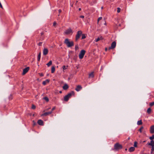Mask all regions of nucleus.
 <instances>
[{
  "label": "nucleus",
  "instance_id": "f257e3e1",
  "mask_svg": "<svg viewBox=\"0 0 154 154\" xmlns=\"http://www.w3.org/2000/svg\"><path fill=\"white\" fill-rule=\"evenodd\" d=\"M64 43L66 45L68 48L71 47L74 45V44L73 41H69L68 38H66Z\"/></svg>",
  "mask_w": 154,
  "mask_h": 154
},
{
  "label": "nucleus",
  "instance_id": "f03ea898",
  "mask_svg": "<svg viewBox=\"0 0 154 154\" xmlns=\"http://www.w3.org/2000/svg\"><path fill=\"white\" fill-rule=\"evenodd\" d=\"M74 92L73 91H72L71 92L68 93L64 97V100L65 101H67L69 98L71 97L72 95H74Z\"/></svg>",
  "mask_w": 154,
  "mask_h": 154
},
{
  "label": "nucleus",
  "instance_id": "7ed1b4c3",
  "mask_svg": "<svg viewBox=\"0 0 154 154\" xmlns=\"http://www.w3.org/2000/svg\"><path fill=\"white\" fill-rule=\"evenodd\" d=\"M114 148L116 150H118L122 149V146L121 145L119 144V143H116L115 144Z\"/></svg>",
  "mask_w": 154,
  "mask_h": 154
},
{
  "label": "nucleus",
  "instance_id": "20e7f679",
  "mask_svg": "<svg viewBox=\"0 0 154 154\" xmlns=\"http://www.w3.org/2000/svg\"><path fill=\"white\" fill-rule=\"evenodd\" d=\"M82 32L81 31H78L75 36V41H77L78 39L80 38V36L82 35Z\"/></svg>",
  "mask_w": 154,
  "mask_h": 154
},
{
  "label": "nucleus",
  "instance_id": "39448f33",
  "mask_svg": "<svg viewBox=\"0 0 154 154\" xmlns=\"http://www.w3.org/2000/svg\"><path fill=\"white\" fill-rule=\"evenodd\" d=\"M85 53V51L84 50H82L81 51L79 55V57L80 59H82L83 58Z\"/></svg>",
  "mask_w": 154,
  "mask_h": 154
},
{
  "label": "nucleus",
  "instance_id": "423d86ee",
  "mask_svg": "<svg viewBox=\"0 0 154 154\" xmlns=\"http://www.w3.org/2000/svg\"><path fill=\"white\" fill-rule=\"evenodd\" d=\"M147 144L149 146H152V150L154 151V141L151 140L150 143H148Z\"/></svg>",
  "mask_w": 154,
  "mask_h": 154
},
{
  "label": "nucleus",
  "instance_id": "0eeeda50",
  "mask_svg": "<svg viewBox=\"0 0 154 154\" xmlns=\"http://www.w3.org/2000/svg\"><path fill=\"white\" fill-rule=\"evenodd\" d=\"M116 42L115 41L113 42L111 44V46L108 49L109 50L111 49H113L114 48L116 47Z\"/></svg>",
  "mask_w": 154,
  "mask_h": 154
},
{
  "label": "nucleus",
  "instance_id": "6e6552de",
  "mask_svg": "<svg viewBox=\"0 0 154 154\" xmlns=\"http://www.w3.org/2000/svg\"><path fill=\"white\" fill-rule=\"evenodd\" d=\"M65 34L66 35H69L70 33H72V30L71 28H69L66 30L64 32Z\"/></svg>",
  "mask_w": 154,
  "mask_h": 154
},
{
  "label": "nucleus",
  "instance_id": "1a4fd4ad",
  "mask_svg": "<svg viewBox=\"0 0 154 154\" xmlns=\"http://www.w3.org/2000/svg\"><path fill=\"white\" fill-rule=\"evenodd\" d=\"M29 67H27L25 69H24L23 70V72L22 73L23 75H24L25 74H26L29 70Z\"/></svg>",
  "mask_w": 154,
  "mask_h": 154
},
{
  "label": "nucleus",
  "instance_id": "9d476101",
  "mask_svg": "<svg viewBox=\"0 0 154 154\" xmlns=\"http://www.w3.org/2000/svg\"><path fill=\"white\" fill-rule=\"evenodd\" d=\"M52 113V111H50L49 112H45L44 113L42 114L41 115L42 116H46L50 114H51Z\"/></svg>",
  "mask_w": 154,
  "mask_h": 154
},
{
  "label": "nucleus",
  "instance_id": "9b49d317",
  "mask_svg": "<svg viewBox=\"0 0 154 154\" xmlns=\"http://www.w3.org/2000/svg\"><path fill=\"white\" fill-rule=\"evenodd\" d=\"M150 132L151 134L154 133V125L151 126L150 129Z\"/></svg>",
  "mask_w": 154,
  "mask_h": 154
},
{
  "label": "nucleus",
  "instance_id": "f8f14e48",
  "mask_svg": "<svg viewBox=\"0 0 154 154\" xmlns=\"http://www.w3.org/2000/svg\"><path fill=\"white\" fill-rule=\"evenodd\" d=\"M82 88V87L81 85H78L76 86V88L75 89V90L77 91H79Z\"/></svg>",
  "mask_w": 154,
  "mask_h": 154
},
{
  "label": "nucleus",
  "instance_id": "ddd939ff",
  "mask_svg": "<svg viewBox=\"0 0 154 154\" xmlns=\"http://www.w3.org/2000/svg\"><path fill=\"white\" fill-rule=\"evenodd\" d=\"M48 53V50L46 48H45L43 50V54L44 55H46Z\"/></svg>",
  "mask_w": 154,
  "mask_h": 154
},
{
  "label": "nucleus",
  "instance_id": "4468645a",
  "mask_svg": "<svg viewBox=\"0 0 154 154\" xmlns=\"http://www.w3.org/2000/svg\"><path fill=\"white\" fill-rule=\"evenodd\" d=\"M37 123L40 125H44L43 121L41 119L38 120Z\"/></svg>",
  "mask_w": 154,
  "mask_h": 154
},
{
  "label": "nucleus",
  "instance_id": "2eb2a0df",
  "mask_svg": "<svg viewBox=\"0 0 154 154\" xmlns=\"http://www.w3.org/2000/svg\"><path fill=\"white\" fill-rule=\"evenodd\" d=\"M68 88V85L66 84H65L63 87V89L64 90H66Z\"/></svg>",
  "mask_w": 154,
  "mask_h": 154
},
{
  "label": "nucleus",
  "instance_id": "dca6fc26",
  "mask_svg": "<svg viewBox=\"0 0 154 154\" xmlns=\"http://www.w3.org/2000/svg\"><path fill=\"white\" fill-rule=\"evenodd\" d=\"M49 79H46L45 81H44L42 82V84L44 85H45L47 83H48L49 82Z\"/></svg>",
  "mask_w": 154,
  "mask_h": 154
},
{
  "label": "nucleus",
  "instance_id": "f3484780",
  "mask_svg": "<svg viewBox=\"0 0 154 154\" xmlns=\"http://www.w3.org/2000/svg\"><path fill=\"white\" fill-rule=\"evenodd\" d=\"M94 72H92L91 73H90L89 75V78H93L94 77Z\"/></svg>",
  "mask_w": 154,
  "mask_h": 154
},
{
  "label": "nucleus",
  "instance_id": "a211bd4d",
  "mask_svg": "<svg viewBox=\"0 0 154 154\" xmlns=\"http://www.w3.org/2000/svg\"><path fill=\"white\" fill-rule=\"evenodd\" d=\"M103 39V38L102 36L100 37H98L96 39L95 42H97L100 40H101Z\"/></svg>",
  "mask_w": 154,
  "mask_h": 154
},
{
  "label": "nucleus",
  "instance_id": "6ab92c4d",
  "mask_svg": "<svg viewBox=\"0 0 154 154\" xmlns=\"http://www.w3.org/2000/svg\"><path fill=\"white\" fill-rule=\"evenodd\" d=\"M135 150V148L134 147H131L129 149V151L130 152H132L134 151Z\"/></svg>",
  "mask_w": 154,
  "mask_h": 154
},
{
  "label": "nucleus",
  "instance_id": "aec40b11",
  "mask_svg": "<svg viewBox=\"0 0 154 154\" xmlns=\"http://www.w3.org/2000/svg\"><path fill=\"white\" fill-rule=\"evenodd\" d=\"M52 61L51 60H50L48 63H47L46 65L48 66H50L51 65H52Z\"/></svg>",
  "mask_w": 154,
  "mask_h": 154
},
{
  "label": "nucleus",
  "instance_id": "412c9836",
  "mask_svg": "<svg viewBox=\"0 0 154 154\" xmlns=\"http://www.w3.org/2000/svg\"><path fill=\"white\" fill-rule=\"evenodd\" d=\"M55 70V68L54 66H53L51 68V72L52 73H54Z\"/></svg>",
  "mask_w": 154,
  "mask_h": 154
},
{
  "label": "nucleus",
  "instance_id": "4be33fe9",
  "mask_svg": "<svg viewBox=\"0 0 154 154\" xmlns=\"http://www.w3.org/2000/svg\"><path fill=\"white\" fill-rule=\"evenodd\" d=\"M41 52H40L39 53V54L38 55V61H40V58H41Z\"/></svg>",
  "mask_w": 154,
  "mask_h": 154
},
{
  "label": "nucleus",
  "instance_id": "5701e85b",
  "mask_svg": "<svg viewBox=\"0 0 154 154\" xmlns=\"http://www.w3.org/2000/svg\"><path fill=\"white\" fill-rule=\"evenodd\" d=\"M151 110L150 108H148L147 110V112L149 114L151 113Z\"/></svg>",
  "mask_w": 154,
  "mask_h": 154
},
{
  "label": "nucleus",
  "instance_id": "b1692460",
  "mask_svg": "<svg viewBox=\"0 0 154 154\" xmlns=\"http://www.w3.org/2000/svg\"><path fill=\"white\" fill-rule=\"evenodd\" d=\"M142 124V120H140L137 122V124L138 125H141Z\"/></svg>",
  "mask_w": 154,
  "mask_h": 154
},
{
  "label": "nucleus",
  "instance_id": "393cba45",
  "mask_svg": "<svg viewBox=\"0 0 154 154\" xmlns=\"http://www.w3.org/2000/svg\"><path fill=\"white\" fill-rule=\"evenodd\" d=\"M68 67V66H63L62 67V68L63 71L64 72V70L67 69V67Z\"/></svg>",
  "mask_w": 154,
  "mask_h": 154
},
{
  "label": "nucleus",
  "instance_id": "a878e982",
  "mask_svg": "<svg viewBox=\"0 0 154 154\" xmlns=\"http://www.w3.org/2000/svg\"><path fill=\"white\" fill-rule=\"evenodd\" d=\"M43 99L45 100L47 102H48V101H49V99L47 97H44L43 98Z\"/></svg>",
  "mask_w": 154,
  "mask_h": 154
},
{
  "label": "nucleus",
  "instance_id": "bb28decb",
  "mask_svg": "<svg viewBox=\"0 0 154 154\" xmlns=\"http://www.w3.org/2000/svg\"><path fill=\"white\" fill-rule=\"evenodd\" d=\"M79 45H78V44H77L75 46V51H77V50H78L79 49Z\"/></svg>",
  "mask_w": 154,
  "mask_h": 154
},
{
  "label": "nucleus",
  "instance_id": "cd10ccee",
  "mask_svg": "<svg viewBox=\"0 0 154 154\" xmlns=\"http://www.w3.org/2000/svg\"><path fill=\"white\" fill-rule=\"evenodd\" d=\"M149 138L151 140H153L154 139V135H152V136L149 137Z\"/></svg>",
  "mask_w": 154,
  "mask_h": 154
},
{
  "label": "nucleus",
  "instance_id": "c85d7f7f",
  "mask_svg": "<svg viewBox=\"0 0 154 154\" xmlns=\"http://www.w3.org/2000/svg\"><path fill=\"white\" fill-rule=\"evenodd\" d=\"M82 35V39H85L86 38V36H85V35L84 34H82V35Z\"/></svg>",
  "mask_w": 154,
  "mask_h": 154
},
{
  "label": "nucleus",
  "instance_id": "c756f323",
  "mask_svg": "<svg viewBox=\"0 0 154 154\" xmlns=\"http://www.w3.org/2000/svg\"><path fill=\"white\" fill-rule=\"evenodd\" d=\"M153 105H154V102H152L151 103H149V106H153Z\"/></svg>",
  "mask_w": 154,
  "mask_h": 154
},
{
  "label": "nucleus",
  "instance_id": "7c9ffc66",
  "mask_svg": "<svg viewBox=\"0 0 154 154\" xmlns=\"http://www.w3.org/2000/svg\"><path fill=\"white\" fill-rule=\"evenodd\" d=\"M137 142L136 141L134 142V146L135 147H137Z\"/></svg>",
  "mask_w": 154,
  "mask_h": 154
},
{
  "label": "nucleus",
  "instance_id": "2f4dec72",
  "mask_svg": "<svg viewBox=\"0 0 154 154\" xmlns=\"http://www.w3.org/2000/svg\"><path fill=\"white\" fill-rule=\"evenodd\" d=\"M143 129V127H141L140 129L139 130V131H140V133L142 132V130Z\"/></svg>",
  "mask_w": 154,
  "mask_h": 154
},
{
  "label": "nucleus",
  "instance_id": "473e14b6",
  "mask_svg": "<svg viewBox=\"0 0 154 154\" xmlns=\"http://www.w3.org/2000/svg\"><path fill=\"white\" fill-rule=\"evenodd\" d=\"M117 12L118 13H119L120 12V10H121V9L120 8H117Z\"/></svg>",
  "mask_w": 154,
  "mask_h": 154
},
{
  "label": "nucleus",
  "instance_id": "72a5a7b5",
  "mask_svg": "<svg viewBox=\"0 0 154 154\" xmlns=\"http://www.w3.org/2000/svg\"><path fill=\"white\" fill-rule=\"evenodd\" d=\"M102 17H99L98 19V20H97V23H98V22H99V21H100V20H101L102 19Z\"/></svg>",
  "mask_w": 154,
  "mask_h": 154
},
{
  "label": "nucleus",
  "instance_id": "f704fd0d",
  "mask_svg": "<svg viewBox=\"0 0 154 154\" xmlns=\"http://www.w3.org/2000/svg\"><path fill=\"white\" fill-rule=\"evenodd\" d=\"M32 109H34L35 108V105H34L32 104Z\"/></svg>",
  "mask_w": 154,
  "mask_h": 154
},
{
  "label": "nucleus",
  "instance_id": "c9c22d12",
  "mask_svg": "<svg viewBox=\"0 0 154 154\" xmlns=\"http://www.w3.org/2000/svg\"><path fill=\"white\" fill-rule=\"evenodd\" d=\"M57 24V23L56 22L54 21V22L53 23V26H55V25H56Z\"/></svg>",
  "mask_w": 154,
  "mask_h": 154
},
{
  "label": "nucleus",
  "instance_id": "e433bc0d",
  "mask_svg": "<svg viewBox=\"0 0 154 154\" xmlns=\"http://www.w3.org/2000/svg\"><path fill=\"white\" fill-rule=\"evenodd\" d=\"M33 126L35 125L36 124V122H35V121H33Z\"/></svg>",
  "mask_w": 154,
  "mask_h": 154
},
{
  "label": "nucleus",
  "instance_id": "4c0bfd02",
  "mask_svg": "<svg viewBox=\"0 0 154 154\" xmlns=\"http://www.w3.org/2000/svg\"><path fill=\"white\" fill-rule=\"evenodd\" d=\"M55 109V107H53L52 109V110H51V111H52H52L54 110Z\"/></svg>",
  "mask_w": 154,
  "mask_h": 154
},
{
  "label": "nucleus",
  "instance_id": "58836bf2",
  "mask_svg": "<svg viewBox=\"0 0 154 154\" xmlns=\"http://www.w3.org/2000/svg\"><path fill=\"white\" fill-rule=\"evenodd\" d=\"M39 74L41 76H43V74L42 73H39Z\"/></svg>",
  "mask_w": 154,
  "mask_h": 154
},
{
  "label": "nucleus",
  "instance_id": "ea45409f",
  "mask_svg": "<svg viewBox=\"0 0 154 154\" xmlns=\"http://www.w3.org/2000/svg\"><path fill=\"white\" fill-rule=\"evenodd\" d=\"M80 17L82 18H83L84 17V16L83 15H81L80 16Z\"/></svg>",
  "mask_w": 154,
  "mask_h": 154
},
{
  "label": "nucleus",
  "instance_id": "a19ab883",
  "mask_svg": "<svg viewBox=\"0 0 154 154\" xmlns=\"http://www.w3.org/2000/svg\"><path fill=\"white\" fill-rule=\"evenodd\" d=\"M42 42H39V43H38V45H39V46H41V45H42Z\"/></svg>",
  "mask_w": 154,
  "mask_h": 154
},
{
  "label": "nucleus",
  "instance_id": "79ce46f5",
  "mask_svg": "<svg viewBox=\"0 0 154 154\" xmlns=\"http://www.w3.org/2000/svg\"><path fill=\"white\" fill-rule=\"evenodd\" d=\"M50 109V108H48V109H45V110H46V111L48 110H49V109Z\"/></svg>",
  "mask_w": 154,
  "mask_h": 154
},
{
  "label": "nucleus",
  "instance_id": "37998d69",
  "mask_svg": "<svg viewBox=\"0 0 154 154\" xmlns=\"http://www.w3.org/2000/svg\"><path fill=\"white\" fill-rule=\"evenodd\" d=\"M61 12V10L60 9L59 10V12L60 13Z\"/></svg>",
  "mask_w": 154,
  "mask_h": 154
},
{
  "label": "nucleus",
  "instance_id": "c03bdc74",
  "mask_svg": "<svg viewBox=\"0 0 154 154\" xmlns=\"http://www.w3.org/2000/svg\"><path fill=\"white\" fill-rule=\"evenodd\" d=\"M154 151H152V149H151V154H152V153L153 152H154Z\"/></svg>",
  "mask_w": 154,
  "mask_h": 154
},
{
  "label": "nucleus",
  "instance_id": "a18cd8bd",
  "mask_svg": "<svg viewBox=\"0 0 154 154\" xmlns=\"http://www.w3.org/2000/svg\"><path fill=\"white\" fill-rule=\"evenodd\" d=\"M107 49H107V48H105V50L106 51H107Z\"/></svg>",
  "mask_w": 154,
  "mask_h": 154
},
{
  "label": "nucleus",
  "instance_id": "49530a36",
  "mask_svg": "<svg viewBox=\"0 0 154 154\" xmlns=\"http://www.w3.org/2000/svg\"><path fill=\"white\" fill-rule=\"evenodd\" d=\"M43 34L44 33H43V32H41V35H43Z\"/></svg>",
  "mask_w": 154,
  "mask_h": 154
},
{
  "label": "nucleus",
  "instance_id": "de8ad7c7",
  "mask_svg": "<svg viewBox=\"0 0 154 154\" xmlns=\"http://www.w3.org/2000/svg\"><path fill=\"white\" fill-rule=\"evenodd\" d=\"M79 11H81V8H79Z\"/></svg>",
  "mask_w": 154,
  "mask_h": 154
},
{
  "label": "nucleus",
  "instance_id": "09e8293b",
  "mask_svg": "<svg viewBox=\"0 0 154 154\" xmlns=\"http://www.w3.org/2000/svg\"><path fill=\"white\" fill-rule=\"evenodd\" d=\"M60 93H62V91H60L59 92Z\"/></svg>",
  "mask_w": 154,
  "mask_h": 154
},
{
  "label": "nucleus",
  "instance_id": "8fccbe9b",
  "mask_svg": "<svg viewBox=\"0 0 154 154\" xmlns=\"http://www.w3.org/2000/svg\"><path fill=\"white\" fill-rule=\"evenodd\" d=\"M130 139V137H129L128 138V140H129Z\"/></svg>",
  "mask_w": 154,
  "mask_h": 154
},
{
  "label": "nucleus",
  "instance_id": "3c124183",
  "mask_svg": "<svg viewBox=\"0 0 154 154\" xmlns=\"http://www.w3.org/2000/svg\"><path fill=\"white\" fill-rule=\"evenodd\" d=\"M101 9H103V7H101Z\"/></svg>",
  "mask_w": 154,
  "mask_h": 154
}]
</instances>
